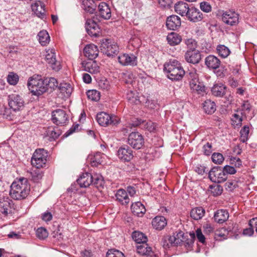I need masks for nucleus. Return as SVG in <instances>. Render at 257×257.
<instances>
[{
    "instance_id": "1",
    "label": "nucleus",
    "mask_w": 257,
    "mask_h": 257,
    "mask_svg": "<svg viewBox=\"0 0 257 257\" xmlns=\"http://www.w3.org/2000/svg\"><path fill=\"white\" fill-rule=\"evenodd\" d=\"M30 191V185L27 178H20L13 182L10 191V196L15 200L25 199Z\"/></svg>"
},
{
    "instance_id": "2",
    "label": "nucleus",
    "mask_w": 257,
    "mask_h": 257,
    "mask_svg": "<svg viewBox=\"0 0 257 257\" xmlns=\"http://www.w3.org/2000/svg\"><path fill=\"white\" fill-rule=\"evenodd\" d=\"M164 70L167 73L168 78L174 81L181 80L185 75V71L181 63L175 59L166 62L164 65Z\"/></svg>"
},
{
    "instance_id": "3",
    "label": "nucleus",
    "mask_w": 257,
    "mask_h": 257,
    "mask_svg": "<svg viewBox=\"0 0 257 257\" xmlns=\"http://www.w3.org/2000/svg\"><path fill=\"white\" fill-rule=\"evenodd\" d=\"M28 86L32 93L34 95H41L47 91L45 78L32 77L28 82Z\"/></svg>"
},
{
    "instance_id": "4",
    "label": "nucleus",
    "mask_w": 257,
    "mask_h": 257,
    "mask_svg": "<svg viewBox=\"0 0 257 257\" xmlns=\"http://www.w3.org/2000/svg\"><path fill=\"white\" fill-rule=\"evenodd\" d=\"M100 50L108 57L117 55L119 52V48L116 42L111 39H103L101 41Z\"/></svg>"
},
{
    "instance_id": "5",
    "label": "nucleus",
    "mask_w": 257,
    "mask_h": 257,
    "mask_svg": "<svg viewBox=\"0 0 257 257\" xmlns=\"http://www.w3.org/2000/svg\"><path fill=\"white\" fill-rule=\"evenodd\" d=\"M47 152L44 149H39L35 150L31 159V164L37 169H40L45 167Z\"/></svg>"
},
{
    "instance_id": "6",
    "label": "nucleus",
    "mask_w": 257,
    "mask_h": 257,
    "mask_svg": "<svg viewBox=\"0 0 257 257\" xmlns=\"http://www.w3.org/2000/svg\"><path fill=\"white\" fill-rule=\"evenodd\" d=\"M127 142L130 146L136 150L141 149L145 144L144 137L138 132L130 133L128 136Z\"/></svg>"
},
{
    "instance_id": "7",
    "label": "nucleus",
    "mask_w": 257,
    "mask_h": 257,
    "mask_svg": "<svg viewBox=\"0 0 257 257\" xmlns=\"http://www.w3.org/2000/svg\"><path fill=\"white\" fill-rule=\"evenodd\" d=\"M210 180L214 183H220L224 182L227 179V176L223 172L221 167H214L208 173Z\"/></svg>"
},
{
    "instance_id": "8",
    "label": "nucleus",
    "mask_w": 257,
    "mask_h": 257,
    "mask_svg": "<svg viewBox=\"0 0 257 257\" xmlns=\"http://www.w3.org/2000/svg\"><path fill=\"white\" fill-rule=\"evenodd\" d=\"M24 100L19 94H12L8 96V104L10 108L14 111L22 110L24 107Z\"/></svg>"
},
{
    "instance_id": "9",
    "label": "nucleus",
    "mask_w": 257,
    "mask_h": 257,
    "mask_svg": "<svg viewBox=\"0 0 257 257\" xmlns=\"http://www.w3.org/2000/svg\"><path fill=\"white\" fill-rule=\"evenodd\" d=\"M96 120L99 125L107 126L109 124H116L118 123V118L115 115H110L104 112H100L96 115Z\"/></svg>"
},
{
    "instance_id": "10",
    "label": "nucleus",
    "mask_w": 257,
    "mask_h": 257,
    "mask_svg": "<svg viewBox=\"0 0 257 257\" xmlns=\"http://www.w3.org/2000/svg\"><path fill=\"white\" fill-rule=\"evenodd\" d=\"M222 21L225 24L234 26L239 23V15L232 10H228L222 14Z\"/></svg>"
},
{
    "instance_id": "11",
    "label": "nucleus",
    "mask_w": 257,
    "mask_h": 257,
    "mask_svg": "<svg viewBox=\"0 0 257 257\" xmlns=\"http://www.w3.org/2000/svg\"><path fill=\"white\" fill-rule=\"evenodd\" d=\"M190 77H193L190 82L191 89L198 94L203 95L206 93V88L203 83L199 81L196 73H190Z\"/></svg>"
},
{
    "instance_id": "12",
    "label": "nucleus",
    "mask_w": 257,
    "mask_h": 257,
    "mask_svg": "<svg viewBox=\"0 0 257 257\" xmlns=\"http://www.w3.org/2000/svg\"><path fill=\"white\" fill-rule=\"evenodd\" d=\"M52 120L57 125H62L68 121V116L63 109H58L52 112Z\"/></svg>"
},
{
    "instance_id": "13",
    "label": "nucleus",
    "mask_w": 257,
    "mask_h": 257,
    "mask_svg": "<svg viewBox=\"0 0 257 257\" xmlns=\"http://www.w3.org/2000/svg\"><path fill=\"white\" fill-rule=\"evenodd\" d=\"M119 159L122 162H128L134 158L132 150L129 146L124 145L119 148L117 152Z\"/></svg>"
},
{
    "instance_id": "14",
    "label": "nucleus",
    "mask_w": 257,
    "mask_h": 257,
    "mask_svg": "<svg viewBox=\"0 0 257 257\" xmlns=\"http://www.w3.org/2000/svg\"><path fill=\"white\" fill-rule=\"evenodd\" d=\"M118 62L122 66H136L138 64L137 57L133 54L123 53L117 57Z\"/></svg>"
},
{
    "instance_id": "15",
    "label": "nucleus",
    "mask_w": 257,
    "mask_h": 257,
    "mask_svg": "<svg viewBox=\"0 0 257 257\" xmlns=\"http://www.w3.org/2000/svg\"><path fill=\"white\" fill-rule=\"evenodd\" d=\"M45 59L53 70L58 71L61 68L60 62L56 60L55 53L53 49L46 51Z\"/></svg>"
},
{
    "instance_id": "16",
    "label": "nucleus",
    "mask_w": 257,
    "mask_h": 257,
    "mask_svg": "<svg viewBox=\"0 0 257 257\" xmlns=\"http://www.w3.org/2000/svg\"><path fill=\"white\" fill-rule=\"evenodd\" d=\"M186 62L193 64H196L201 60V54L198 50H187L184 55Z\"/></svg>"
},
{
    "instance_id": "17",
    "label": "nucleus",
    "mask_w": 257,
    "mask_h": 257,
    "mask_svg": "<svg viewBox=\"0 0 257 257\" xmlns=\"http://www.w3.org/2000/svg\"><path fill=\"white\" fill-rule=\"evenodd\" d=\"M137 252L146 257H159L158 254L152 251L151 247L146 242L137 244L136 246Z\"/></svg>"
},
{
    "instance_id": "18",
    "label": "nucleus",
    "mask_w": 257,
    "mask_h": 257,
    "mask_svg": "<svg viewBox=\"0 0 257 257\" xmlns=\"http://www.w3.org/2000/svg\"><path fill=\"white\" fill-rule=\"evenodd\" d=\"M188 20L191 22L197 23L203 19V14L198 9L191 7L186 16Z\"/></svg>"
},
{
    "instance_id": "19",
    "label": "nucleus",
    "mask_w": 257,
    "mask_h": 257,
    "mask_svg": "<svg viewBox=\"0 0 257 257\" xmlns=\"http://www.w3.org/2000/svg\"><path fill=\"white\" fill-rule=\"evenodd\" d=\"M86 30L88 34L91 36L97 37L100 35V31L98 24L91 20H87Z\"/></svg>"
},
{
    "instance_id": "20",
    "label": "nucleus",
    "mask_w": 257,
    "mask_h": 257,
    "mask_svg": "<svg viewBox=\"0 0 257 257\" xmlns=\"http://www.w3.org/2000/svg\"><path fill=\"white\" fill-rule=\"evenodd\" d=\"M181 24V19L178 16L173 15L167 18L166 25L169 30H176L180 27Z\"/></svg>"
},
{
    "instance_id": "21",
    "label": "nucleus",
    "mask_w": 257,
    "mask_h": 257,
    "mask_svg": "<svg viewBox=\"0 0 257 257\" xmlns=\"http://www.w3.org/2000/svg\"><path fill=\"white\" fill-rule=\"evenodd\" d=\"M185 239L184 232L179 230L173 233V235L170 236L168 238L169 243L172 246H177L183 242Z\"/></svg>"
},
{
    "instance_id": "22",
    "label": "nucleus",
    "mask_w": 257,
    "mask_h": 257,
    "mask_svg": "<svg viewBox=\"0 0 257 257\" xmlns=\"http://www.w3.org/2000/svg\"><path fill=\"white\" fill-rule=\"evenodd\" d=\"M99 50L97 46L90 44L87 45L84 48V54L86 57L92 60L95 59L98 55Z\"/></svg>"
},
{
    "instance_id": "23",
    "label": "nucleus",
    "mask_w": 257,
    "mask_h": 257,
    "mask_svg": "<svg viewBox=\"0 0 257 257\" xmlns=\"http://www.w3.org/2000/svg\"><path fill=\"white\" fill-rule=\"evenodd\" d=\"M220 60L216 56L210 55L206 57L205 64L209 69L216 70L220 65Z\"/></svg>"
},
{
    "instance_id": "24",
    "label": "nucleus",
    "mask_w": 257,
    "mask_h": 257,
    "mask_svg": "<svg viewBox=\"0 0 257 257\" xmlns=\"http://www.w3.org/2000/svg\"><path fill=\"white\" fill-rule=\"evenodd\" d=\"M100 16L105 20H108L111 16V13L109 5L105 3H100L98 6Z\"/></svg>"
},
{
    "instance_id": "25",
    "label": "nucleus",
    "mask_w": 257,
    "mask_h": 257,
    "mask_svg": "<svg viewBox=\"0 0 257 257\" xmlns=\"http://www.w3.org/2000/svg\"><path fill=\"white\" fill-rule=\"evenodd\" d=\"M92 174L89 173H85L77 180V183L80 187H87L92 184Z\"/></svg>"
},
{
    "instance_id": "26",
    "label": "nucleus",
    "mask_w": 257,
    "mask_h": 257,
    "mask_svg": "<svg viewBox=\"0 0 257 257\" xmlns=\"http://www.w3.org/2000/svg\"><path fill=\"white\" fill-rule=\"evenodd\" d=\"M82 66L84 71L91 74H96L99 72V67L95 61L83 62Z\"/></svg>"
},
{
    "instance_id": "27",
    "label": "nucleus",
    "mask_w": 257,
    "mask_h": 257,
    "mask_svg": "<svg viewBox=\"0 0 257 257\" xmlns=\"http://www.w3.org/2000/svg\"><path fill=\"white\" fill-rule=\"evenodd\" d=\"M190 8L188 4L183 2H178L174 6L175 12L182 17H186Z\"/></svg>"
},
{
    "instance_id": "28",
    "label": "nucleus",
    "mask_w": 257,
    "mask_h": 257,
    "mask_svg": "<svg viewBox=\"0 0 257 257\" xmlns=\"http://www.w3.org/2000/svg\"><path fill=\"white\" fill-rule=\"evenodd\" d=\"M31 8L33 12L38 17L43 18L45 16V5L42 2L39 1L35 2L31 5Z\"/></svg>"
},
{
    "instance_id": "29",
    "label": "nucleus",
    "mask_w": 257,
    "mask_h": 257,
    "mask_svg": "<svg viewBox=\"0 0 257 257\" xmlns=\"http://www.w3.org/2000/svg\"><path fill=\"white\" fill-rule=\"evenodd\" d=\"M229 217V213L226 210L219 209L217 210L214 214V221L219 224L226 221Z\"/></svg>"
},
{
    "instance_id": "30",
    "label": "nucleus",
    "mask_w": 257,
    "mask_h": 257,
    "mask_svg": "<svg viewBox=\"0 0 257 257\" xmlns=\"http://www.w3.org/2000/svg\"><path fill=\"white\" fill-rule=\"evenodd\" d=\"M167 224V220L163 216H157L152 221V225L153 228L157 230H162Z\"/></svg>"
},
{
    "instance_id": "31",
    "label": "nucleus",
    "mask_w": 257,
    "mask_h": 257,
    "mask_svg": "<svg viewBox=\"0 0 257 257\" xmlns=\"http://www.w3.org/2000/svg\"><path fill=\"white\" fill-rule=\"evenodd\" d=\"M97 5L94 0H82V8L85 12L90 14H94L96 12Z\"/></svg>"
},
{
    "instance_id": "32",
    "label": "nucleus",
    "mask_w": 257,
    "mask_h": 257,
    "mask_svg": "<svg viewBox=\"0 0 257 257\" xmlns=\"http://www.w3.org/2000/svg\"><path fill=\"white\" fill-rule=\"evenodd\" d=\"M11 202L8 198L0 199V213L7 216L11 212Z\"/></svg>"
},
{
    "instance_id": "33",
    "label": "nucleus",
    "mask_w": 257,
    "mask_h": 257,
    "mask_svg": "<svg viewBox=\"0 0 257 257\" xmlns=\"http://www.w3.org/2000/svg\"><path fill=\"white\" fill-rule=\"evenodd\" d=\"M227 87L222 83L215 84L211 88V93L216 97H223L225 94Z\"/></svg>"
},
{
    "instance_id": "34",
    "label": "nucleus",
    "mask_w": 257,
    "mask_h": 257,
    "mask_svg": "<svg viewBox=\"0 0 257 257\" xmlns=\"http://www.w3.org/2000/svg\"><path fill=\"white\" fill-rule=\"evenodd\" d=\"M131 210L133 213L137 216H143L146 211L145 206L139 201L132 204Z\"/></svg>"
},
{
    "instance_id": "35",
    "label": "nucleus",
    "mask_w": 257,
    "mask_h": 257,
    "mask_svg": "<svg viewBox=\"0 0 257 257\" xmlns=\"http://www.w3.org/2000/svg\"><path fill=\"white\" fill-rule=\"evenodd\" d=\"M167 40L170 45L174 46L179 45L181 42L182 38L179 34L171 32L168 35Z\"/></svg>"
},
{
    "instance_id": "36",
    "label": "nucleus",
    "mask_w": 257,
    "mask_h": 257,
    "mask_svg": "<svg viewBox=\"0 0 257 257\" xmlns=\"http://www.w3.org/2000/svg\"><path fill=\"white\" fill-rule=\"evenodd\" d=\"M116 200L122 205H127L130 202V199L127 192L124 189H119L115 194Z\"/></svg>"
},
{
    "instance_id": "37",
    "label": "nucleus",
    "mask_w": 257,
    "mask_h": 257,
    "mask_svg": "<svg viewBox=\"0 0 257 257\" xmlns=\"http://www.w3.org/2000/svg\"><path fill=\"white\" fill-rule=\"evenodd\" d=\"M58 88L62 95L65 97H69L73 91V88L71 85L69 83L66 82L61 83Z\"/></svg>"
},
{
    "instance_id": "38",
    "label": "nucleus",
    "mask_w": 257,
    "mask_h": 257,
    "mask_svg": "<svg viewBox=\"0 0 257 257\" xmlns=\"http://www.w3.org/2000/svg\"><path fill=\"white\" fill-rule=\"evenodd\" d=\"M205 209L202 207H197L192 209L190 211V216L194 220L201 219L205 214Z\"/></svg>"
},
{
    "instance_id": "39",
    "label": "nucleus",
    "mask_w": 257,
    "mask_h": 257,
    "mask_svg": "<svg viewBox=\"0 0 257 257\" xmlns=\"http://www.w3.org/2000/svg\"><path fill=\"white\" fill-rule=\"evenodd\" d=\"M46 134L50 139L55 140L61 135V131L58 127L50 126L47 127Z\"/></svg>"
},
{
    "instance_id": "40",
    "label": "nucleus",
    "mask_w": 257,
    "mask_h": 257,
    "mask_svg": "<svg viewBox=\"0 0 257 257\" xmlns=\"http://www.w3.org/2000/svg\"><path fill=\"white\" fill-rule=\"evenodd\" d=\"M203 108L205 113L208 114L213 113L216 109L215 102L210 99H207L204 102Z\"/></svg>"
},
{
    "instance_id": "41",
    "label": "nucleus",
    "mask_w": 257,
    "mask_h": 257,
    "mask_svg": "<svg viewBox=\"0 0 257 257\" xmlns=\"http://www.w3.org/2000/svg\"><path fill=\"white\" fill-rule=\"evenodd\" d=\"M38 40L42 46H45L49 43L50 37L47 31L42 30L38 34Z\"/></svg>"
},
{
    "instance_id": "42",
    "label": "nucleus",
    "mask_w": 257,
    "mask_h": 257,
    "mask_svg": "<svg viewBox=\"0 0 257 257\" xmlns=\"http://www.w3.org/2000/svg\"><path fill=\"white\" fill-rule=\"evenodd\" d=\"M132 238L137 244L147 242V236L142 232L135 231L132 233Z\"/></svg>"
},
{
    "instance_id": "43",
    "label": "nucleus",
    "mask_w": 257,
    "mask_h": 257,
    "mask_svg": "<svg viewBox=\"0 0 257 257\" xmlns=\"http://www.w3.org/2000/svg\"><path fill=\"white\" fill-rule=\"evenodd\" d=\"M228 231L224 228H221L215 231L214 233V238L216 240L221 241L227 238Z\"/></svg>"
},
{
    "instance_id": "44",
    "label": "nucleus",
    "mask_w": 257,
    "mask_h": 257,
    "mask_svg": "<svg viewBox=\"0 0 257 257\" xmlns=\"http://www.w3.org/2000/svg\"><path fill=\"white\" fill-rule=\"evenodd\" d=\"M127 100L132 104H138L141 102L137 93L132 90H129L126 94Z\"/></svg>"
},
{
    "instance_id": "45",
    "label": "nucleus",
    "mask_w": 257,
    "mask_h": 257,
    "mask_svg": "<svg viewBox=\"0 0 257 257\" xmlns=\"http://www.w3.org/2000/svg\"><path fill=\"white\" fill-rule=\"evenodd\" d=\"M218 55L222 58H226L230 53L229 49L223 45H219L217 47Z\"/></svg>"
},
{
    "instance_id": "46",
    "label": "nucleus",
    "mask_w": 257,
    "mask_h": 257,
    "mask_svg": "<svg viewBox=\"0 0 257 257\" xmlns=\"http://www.w3.org/2000/svg\"><path fill=\"white\" fill-rule=\"evenodd\" d=\"M31 180L36 183H38L42 179L43 177V173L38 169H37L34 170H32L30 173Z\"/></svg>"
},
{
    "instance_id": "47",
    "label": "nucleus",
    "mask_w": 257,
    "mask_h": 257,
    "mask_svg": "<svg viewBox=\"0 0 257 257\" xmlns=\"http://www.w3.org/2000/svg\"><path fill=\"white\" fill-rule=\"evenodd\" d=\"M184 43L186 46L187 50H197V43L192 38H188L184 40Z\"/></svg>"
},
{
    "instance_id": "48",
    "label": "nucleus",
    "mask_w": 257,
    "mask_h": 257,
    "mask_svg": "<svg viewBox=\"0 0 257 257\" xmlns=\"http://www.w3.org/2000/svg\"><path fill=\"white\" fill-rule=\"evenodd\" d=\"M104 158V154L100 152L96 153L91 162L92 166H97L101 164L103 162V159Z\"/></svg>"
},
{
    "instance_id": "49",
    "label": "nucleus",
    "mask_w": 257,
    "mask_h": 257,
    "mask_svg": "<svg viewBox=\"0 0 257 257\" xmlns=\"http://www.w3.org/2000/svg\"><path fill=\"white\" fill-rule=\"evenodd\" d=\"M86 93L88 98L92 101H97L100 99V92L96 90H89Z\"/></svg>"
},
{
    "instance_id": "50",
    "label": "nucleus",
    "mask_w": 257,
    "mask_h": 257,
    "mask_svg": "<svg viewBox=\"0 0 257 257\" xmlns=\"http://www.w3.org/2000/svg\"><path fill=\"white\" fill-rule=\"evenodd\" d=\"M249 132V126L247 125L244 126L240 130V137L239 140L242 143H245L248 140V134Z\"/></svg>"
},
{
    "instance_id": "51",
    "label": "nucleus",
    "mask_w": 257,
    "mask_h": 257,
    "mask_svg": "<svg viewBox=\"0 0 257 257\" xmlns=\"http://www.w3.org/2000/svg\"><path fill=\"white\" fill-rule=\"evenodd\" d=\"M92 184L96 187L99 188L102 186L103 183V178L101 175L97 174L92 175Z\"/></svg>"
},
{
    "instance_id": "52",
    "label": "nucleus",
    "mask_w": 257,
    "mask_h": 257,
    "mask_svg": "<svg viewBox=\"0 0 257 257\" xmlns=\"http://www.w3.org/2000/svg\"><path fill=\"white\" fill-rule=\"evenodd\" d=\"M19 77L14 72H10L7 76L8 82L12 85H16L19 82Z\"/></svg>"
},
{
    "instance_id": "53",
    "label": "nucleus",
    "mask_w": 257,
    "mask_h": 257,
    "mask_svg": "<svg viewBox=\"0 0 257 257\" xmlns=\"http://www.w3.org/2000/svg\"><path fill=\"white\" fill-rule=\"evenodd\" d=\"M45 83H46L47 90L48 88L54 89L58 87V81L54 77L46 78Z\"/></svg>"
},
{
    "instance_id": "54",
    "label": "nucleus",
    "mask_w": 257,
    "mask_h": 257,
    "mask_svg": "<svg viewBox=\"0 0 257 257\" xmlns=\"http://www.w3.org/2000/svg\"><path fill=\"white\" fill-rule=\"evenodd\" d=\"M212 162L216 164H221L224 161V158L222 154L219 153H214L211 156Z\"/></svg>"
},
{
    "instance_id": "55",
    "label": "nucleus",
    "mask_w": 257,
    "mask_h": 257,
    "mask_svg": "<svg viewBox=\"0 0 257 257\" xmlns=\"http://www.w3.org/2000/svg\"><path fill=\"white\" fill-rule=\"evenodd\" d=\"M36 236L40 239H44L48 237V233L45 228L40 227L36 230Z\"/></svg>"
},
{
    "instance_id": "56",
    "label": "nucleus",
    "mask_w": 257,
    "mask_h": 257,
    "mask_svg": "<svg viewBox=\"0 0 257 257\" xmlns=\"http://www.w3.org/2000/svg\"><path fill=\"white\" fill-rule=\"evenodd\" d=\"M106 257H125L124 254L120 251L111 249L108 250L106 253Z\"/></svg>"
},
{
    "instance_id": "57",
    "label": "nucleus",
    "mask_w": 257,
    "mask_h": 257,
    "mask_svg": "<svg viewBox=\"0 0 257 257\" xmlns=\"http://www.w3.org/2000/svg\"><path fill=\"white\" fill-rule=\"evenodd\" d=\"M210 188L212 194L214 196L221 195L223 191L222 187L219 185L210 186Z\"/></svg>"
},
{
    "instance_id": "58",
    "label": "nucleus",
    "mask_w": 257,
    "mask_h": 257,
    "mask_svg": "<svg viewBox=\"0 0 257 257\" xmlns=\"http://www.w3.org/2000/svg\"><path fill=\"white\" fill-rule=\"evenodd\" d=\"M213 151L212 143L207 142L202 147V152L204 155L209 156Z\"/></svg>"
},
{
    "instance_id": "59",
    "label": "nucleus",
    "mask_w": 257,
    "mask_h": 257,
    "mask_svg": "<svg viewBox=\"0 0 257 257\" xmlns=\"http://www.w3.org/2000/svg\"><path fill=\"white\" fill-rule=\"evenodd\" d=\"M238 181H228L225 184L226 190L231 191L238 187Z\"/></svg>"
},
{
    "instance_id": "60",
    "label": "nucleus",
    "mask_w": 257,
    "mask_h": 257,
    "mask_svg": "<svg viewBox=\"0 0 257 257\" xmlns=\"http://www.w3.org/2000/svg\"><path fill=\"white\" fill-rule=\"evenodd\" d=\"M99 87L104 90H108L110 88L109 81L106 79H102L98 81Z\"/></svg>"
},
{
    "instance_id": "61",
    "label": "nucleus",
    "mask_w": 257,
    "mask_h": 257,
    "mask_svg": "<svg viewBox=\"0 0 257 257\" xmlns=\"http://www.w3.org/2000/svg\"><path fill=\"white\" fill-rule=\"evenodd\" d=\"M222 170L226 176H227V174L232 175L236 173V170L235 169V168L233 166L229 165L225 166L222 168Z\"/></svg>"
},
{
    "instance_id": "62",
    "label": "nucleus",
    "mask_w": 257,
    "mask_h": 257,
    "mask_svg": "<svg viewBox=\"0 0 257 257\" xmlns=\"http://www.w3.org/2000/svg\"><path fill=\"white\" fill-rule=\"evenodd\" d=\"M194 239H195V235L194 234H193L192 235H191V237L190 238H185V239L184 240V241H183V242H184V245H185V247H186L190 249L193 245V244L194 241Z\"/></svg>"
},
{
    "instance_id": "63",
    "label": "nucleus",
    "mask_w": 257,
    "mask_h": 257,
    "mask_svg": "<svg viewBox=\"0 0 257 257\" xmlns=\"http://www.w3.org/2000/svg\"><path fill=\"white\" fill-rule=\"evenodd\" d=\"M230 163L236 168H240L242 166L241 160L237 157H231L230 159Z\"/></svg>"
},
{
    "instance_id": "64",
    "label": "nucleus",
    "mask_w": 257,
    "mask_h": 257,
    "mask_svg": "<svg viewBox=\"0 0 257 257\" xmlns=\"http://www.w3.org/2000/svg\"><path fill=\"white\" fill-rule=\"evenodd\" d=\"M200 9L206 13H208L211 11L210 5L206 2H203L200 4Z\"/></svg>"
}]
</instances>
